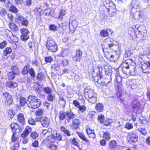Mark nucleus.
<instances>
[{
  "label": "nucleus",
  "instance_id": "obj_4",
  "mask_svg": "<svg viewBox=\"0 0 150 150\" xmlns=\"http://www.w3.org/2000/svg\"><path fill=\"white\" fill-rule=\"evenodd\" d=\"M75 115L71 112H65L60 111L59 112V119L62 121L65 119L69 122L71 121V120L74 118Z\"/></svg>",
  "mask_w": 150,
  "mask_h": 150
},
{
  "label": "nucleus",
  "instance_id": "obj_14",
  "mask_svg": "<svg viewBox=\"0 0 150 150\" xmlns=\"http://www.w3.org/2000/svg\"><path fill=\"white\" fill-rule=\"evenodd\" d=\"M98 73H97V75H98L99 78H98L97 82L101 86H103V78L102 75L103 69L102 68H98Z\"/></svg>",
  "mask_w": 150,
  "mask_h": 150
},
{
  "label": "nucleus",
  "instance_id": "obj_45",
  "mask_svg": "<svg viewBox=\"0 0 150 150\" xmlns=\"http://www.w3.org/2000/svg\"><path fill=\"white\" fill-rule=\"evenodd\" d=\"M44 91L47 94H50L52 93V90L51 88L49 87H47L43 88Z\"/></svg>",
  "mask_w": 150,
  "mask_h": 150
},
{
  "label": "nucleus",
  "instance_id": "obj_17",
  "mask_svg": "<svg viewBox=\"0 0 150 150\" xmlns=\"http://www.w3.org/2000/svg\"><path fill=\"white\" fill-rule=\"evenodd\" d=\"M39 121L44 127H47L49 124L50 120L47 117H42L40 119Z\"/></svg>",
  "mask_w": 150,
  "mask_h": 150
},
{
  "label": "nucleus",
  "instance_id": "obj_5",
  "mask_svg": "<svg viewBox=\"0 0 150 150\" xmlns=\"http://www.w3.org/2000/svg\"><path fill=\"white\" fill-rule=\"evenodd\" d=\"M132 60L130 59L126 60L121 65L123 67L122 71L126 75H130V69L133 67V66L130 64Z\"/></svg>",
  "mask_w": 150,
  "mask_h": 150
},
{
  "label": "nucleus",
  "instance_id": "obj_32",
  "mask_svg": "<svg viewBox=\"0 0 150 150\" xmlns=\"http://www.w3.org/2000/svg\"><path fill=\"white\" fill-rule=\"evenodd\" d=\"M12 49L9 47H6L3 51V54L5 56H6L8 54H10L12 52Z\"/></svg>",
  "mask_w": 150,
  "mask_h": 150
},
{
  "label": "nucleus",
  "instance_id": "obj_57",
  "mask_svg": "<svg viewBox=\"0 0 150 150\" xmlns=\"http://www.w3.org/2000/svg\"><path fill=\"white\" fill-rule=\"evenodd\" d=\"M125 127L127 129H130L133 128V125L130 123H127L125 125Z\"/></svg>",
  "mask_w": 150,
  "mask_h": 150
},
{
  "label": "nucleus",
  "instance_id": "obj_38",
  "mask_svg": "<svg viewBox=\"0 0 150 150\" xmlns=\"http://www.w3.org/2000/svg\"><path fill=\"white\" fill-rule=\"evenodd\" d=\"M66 11L62 9L60 12L58 18V19L61 21L63 18V16L65 15Z\"/></svg>",
  "mask_w": 150,
  "mask_h": 150
},
{
  "label": "nucleus",
  "instance_id": "obj_37",
  "mask_svg": "<svg viewBox=\"0 0 150 150\" xmlns=\"http://www.w3.org/2000/svg\"><path fill=\"white\" fill-rule=\"evenodd\" d=\"M17 118L19 122L23 123L24 122L25 118L23 114L20 113L18 114L17 116Z\"/></svg>",
  "mask_w": 150,
  "mask_h": 150
},
{
  "label": "nucleus",
  "instance_id": "obj_50",
  "mask_svg": "<svg viewBox=\"0 0 150 150\" xmlns=\"http://www.w3.org/2000/svg\"><path fill=\"white\" fill-rule=\"evenodd\" d=\"M7 14L6 11L2 8H0V15L2 16H4Z\"/></svg>",
  "mask_w": 150,
  "mask_h": 150
},
{
  "label": "nucleus",
  "instance_id": "obj_54",
  "mask_svg": "<svg viewBox=\"0 0 150 150\" xmlns=\"http://www.w3.org/2000/svg\"><path fill=\"white\" fill-rule=\"evenodd\" d=\"M130 74L132 76L135 75L136 71L135 70V67L133 66V67L130 69Z\"/></svg>",
  "mask_w": 150,
  "mask_h": 150
},
{
  "label": "nucleus",
  "instance_id": "obj_21",
  "mask_svg": "<svg viewBox=\"0 0 150 150\" xmlns=\"http://www.w3.org/2000/svg\"><path fill=\"white\" fill-rule=\"evenodd\" d=\"M111 74H105L104 76V83L105 84H104V85L106 86L107 85L106 84L107 83H109L111 81Z\"/></svg>",
  "mask_w": 150,
  "mask_h": 150
},
{
  "label": "nucleus",
  "instance_id": "obj_33",
  "mask_svg": "<svg viewBox=\"0 0 150 150\" xmlns=\"http://www.w3.org/2000/svg\"><path fill=\"white\" fill-rule=\"evenodd\" d=\"M45 75L42 72L39 73L37 74L36 79L38 81H41L43 80L45 78Z\"/></svg>",
  "mask_w": 150,
  "mask_h": 150
},
{
  "label": "nucleus",
  "instance_id": "obj_49",
  "mask_svg": "<svg viewBox=\"0 0 150 150\" xmlns=\"http://www.w3.org/2000/svg\"><path fill=\"white\" fill-rule=\"evenodd\" d=\"M54 95H53L51 93L48 94L47 96V100L50 101H52L54 99Z\"/></svg>",
  "mask_w": 150,
  "mask_h": 150
},
{
  "label": "nucleus",
  "instance_id": "obj_44",
  "mask_svg": "<svg viewBox=\"0 0 150 150\" xmlns=\"http://www.w3.org/2000/svg\"><path fill=\"white\" fill-rule=\"evenodd\" d=\"M7 74L8 79L11 80L13 79L15 77V76L16 75L11 71L8 73Z\"/></svg>",
  "mask_w": 150,
  "mask_h": 150
},
{
  "label": "nucleus",
  "instance_id": "obj_43",
  "mask_svg": "<svg viewBox=\"0 0 150 150\" xmlns=\"http://www.w3.org/2000/svg\"><path fill=\"white\" fill-rule=\"evenodd\" d=\"M132 54V53L130 50L126 49L124 57L125 58H128L130 57Z\"/></svg>",
  "mask_w": 150,
  "mask_h": 150
},
{
  "label": "nucleus",
  "instance_id": "obj_46",
  "mask_svg": "<svg viewBox=\"0 0 150 150\" xmlns=\"http://www.w3.org/2000/svg\"><path fill=\"white\" fill-rule=\"evenodd\" d=\"M31 137L33 139H36L38 137V134L36 132H32L30 134Z\"/></svg>",
  "mask_w": 150,
  "mask_h": 150
},
{
  "label": "nucleus",
  "instance_id": "obj_18",
  "mask_svg": "<svg viewBox=\"0 0 150 150\" xmlns=\"http://www.w3.org/2000/svg\"><path fill=\"white\" fill-rule=\"evenodd\" d=\"M74 118L72 119V126L73 127L74 129H77L79 128V126L81 124V121L78 119L75 118Z\"/></svg>",
  "mask_w": 150,
  "mask_h": 150
},
{
  "label": "nucleus",
  "instance_id": "obj_25",
  "mask_svg": "<svg viewBox=\"0 0 150 150\" xmlns=\"http://www.w3.org/2000/svg\"><path fill=\"white\" fill-rule=\"evenodd\" d=\"M6 85L8 87L13 88L17 86V84L14 81H8L6 83Z\"/></svg>",
  "mask_w": 150,
  "mask_h": 150
},
{
  "label": "nucleus",
  "instance_id": "obj_12",
  "mask_svg": "<svg viewBox=\"0 0 150 150\" xmlns=\"http://www.w3.org/2000/svg\"><path fill=\"white\" fill-rule=\"evenodd\" d=\"M16 99H17V101L18 100L20 105L22 107L25 106L27 103L26 99L19 94H16Z\"/></svg>",
  "mask_w": 150,
  "mask_h": 150
},
{
  "label": "nucleus",
  "instance_id": "obj_60",
  "mask_svg": "<svg viewBox=\"0 0 150 150\" xmlns=\"http://www.w3.org/2000/svg\"><path fill=\"white\" fill-rule=\"evenodd\" d=\"M21 23L22 25L27 26L28 25L29 22L28 21L26 18H25Z\"/></svg>",
  "mask_w": 150,
  "mask_h": 150
},
{
  "label": "nucleus",
  "instance_id": "obj_36",
  "mask_svg": "<svg viewBox=\"0 0 150 150\" xmlns=\"http://www.w3.org/2000/svg\"><path fill=\"white\" fill-rule=\"evenodd\" d=\"M104 67L105 74H111L112 70L111 69V67L107 65L105 66Z\"/></svg>",
  "mask_w": 150,
  "mask_h": 150
},
{
  "label": "nucleus",
  "instance_id": "obj_7",
  "mask_svg": "<svg viewBox=\"0 0 150 150\" xmlns=\"http://www.w3.org/2000/svg\"><path fill=\"white\" fill-rule=\"evenodd\" d=\"M46 47L48 50L53 52H55L57 50V45L52 40H49L47 41Z\"/></svg>",
  "mask_w": 150,
  "mask_h": 150
},
{
  "label": "nucleus",
  "instance_id": "obj_29",
  "mask_svg": "<svg viewBox=\"0 0 150 150\" xmlns=\"http://www.w3.org/2000/svg\"><path fill=\"white\" fill-rule=\"evenodd\" d=\"M25 18L22 16L17 15L16 17V23H20Z\"/></svg>",
  "mask_w": 150,
  "mask_h": 150
},
{
  "label": "nucleus",
  "instance_id": "obj_22",
  "mask_svg": "<svg viewBox=\"0 0 150 150\" xmlns=\"http://www.w3.org/2000/svg\"><path fill=\"white\" fill-rule=\"evenodd\" d=\"M51 68L52 71H57L60 70V66L57 62L55 63L51 64Z\"/></svg>",
  "mask_w": 150,
  "mask_h": 150
},
{
  "label": "nucleus",
  "instance_id": "obj_34",
  "mask_svg": "<svg viewBox=\"0 0 150 150\" xmlns=\"http://www.w3.org/2000/svg\"><path fill=\"white\" fill-rule=\"evenodd\" d=\"M62 72H59L58 73V74L59 76H61L62 74H69L70 73V71L68 69L65 68L62 69Z\"/></svg>",
  "mask_w": 150,
  "mask_h": 150
},
{
  "label": "nucleus",
  "instance_id": "obj_30",
  "mask_svg": "<svg viewBox=\"0 0 150 150\" xmlns=\"http://www.w3.org/2000/svg\"><path fill=\"white\" fill-rule=\"evenodd\" d=\"M30 65L28 64L26 65L23 68L22 70V73L24 75H26L29 72L30 68Z\"/></svg>",
  "mask_w": 150,
  "mask_h": 150
},
{
  "label": "nucleus",
  "instance_id": "obj_27",
  "mask_svg": "<svg viewBox=\"0 0 150 150\" xmlns=\"http://www.w3.org/2000/svg\"><path fill=\"white\" fill-rule=\"evenodd\" d=\"M51 142V144H50V146H48L51 149V150H56L57 148V145L54 144L55 143H57V141L55 142L53 140H50Z\"/></svg>",
  "mask_w": 150,
  "mask_h": 150
},
{
  "label": "nucleus",
  "instance_id": "obj_56",
  "mask_svg": "<svg viewBox=\"0 0 150 150\" xmlns=\"http://www.w3.org/2000/svg\"><path fill=\"white\" fill-rule=\"evenodd\" d=\"M19 146V144L17 142V143H16L13 146L11 147V150H17Z\"/></svg>",
  "mask_w": 150,
  "mask_h": 150
},
{
  "label": "nucleus",
  "instance_id": "obj_8",
  "mask_svg": "<svg viewBox=\"0 0 150 150\" xmlns=\"http://www.w3.org/2000/svg\"><path fill=\"white\" fill-rule=\"evenodd\" d=\"M104 56L109 60L111 62H114L119 57V55L117 53V52L115 51L114 54H111L108 52H104Z\"/></svg>",
  "mask_w": 150,
  "mask_h": 150
},
{
  "label": "nucleus",
  "instance_id": "obj_23",
  "mask_svg": "<svg viewBox=\"0 0 150 150\" xmlns=\"http://www.w3.org/2000/svg\"><path fill=\"white\" fill-rule=\"evenodd\" d=\"M79 137L82 139L83 141H85L86 143L87 144H90L89 141L86 138L84 134L80 132H78L77 133Z\"/></svg>",
  "mask_w": 150,
  "mask_h": 150
},
{
  "label": "nucleus",
  "instance_id": "obj_59",
  "mask_svg": "<svg viewBox=\"0 0 150 150\" xmlns=\"http://www.w3.org/2000/svg\"><path fill=\"white\" fill-rule=\"evenodd\" d=\"M7 42L4 40L1 43H0V48L1 49H2L5 47L7 45Z\"/></svg>",
  "mask_w": 150,
  "mask_h": 150
},
{
  "label": "nucleus",
  "instance_id": "obj_52",
  "mask_svg": "<svg viewBox=\"0 0 150 150\" xmlns=\"http://www.w3.org/2000/svg\"><path fill=\"white\" fill-rule=\"evenodd\" d=\"M10 27L11 30H13L15 31H16L18 30L17 26L13 23L10 24Z\"/></svg>",
  "mask_w": 150,
  "mask_h": 150
},
{
  "label": "nucleus",
  "instance_id": "obj_41",
  "mask_svg": "<svg viewBox=\"0 0 150 150\" xmlns=\"http://www.w3.org/2000/svg\"><path fill=\"white\" fill-rule=\"evenodd\" d=\"M28 73H29L30 76L32 79H34V78H35V72L33 68L30 67Z\"/></svg>",
  "mask_w": 150,
  "mask_h": 150
},
{
  "label": "nucleus",
  "instance_id": "obj_6",
  "mask_svg": "<svg viewBox=\"0 0 150 150\" xmlns=\"http://www.w3.org/2000/svg\"><path fill=\"white\" fill-rule=\"evenodd\" d=\"M115 76L116 78L114 85L115 87L117 88V90L119 92V94H120V92L122 90V85L121 82L122 78V77L119 75L118 71L117 70L116 71Z\"/></svg>",
  "mask_w": 150,
  "mask_h": 150
},
{
  "label": "nucleus",
  "instance_id": "obj_31",
  "mask_svg": "<svg viewBox=\"0 0 150 150\" xmlns=\"http://www.w3.org/2000/svg\"><path fill=\"white\" fill-rule=\"evenodd\" d=\"M61 130L62 131L66 136L70 137L71 134L69 131L65 127L62 126L61 128Z\"/></svg>",
  "mask_w": 150,
  "mask_h": 150
},
{
  "label": "nucleus",
  "instance_id": "obj_64",
  "mask_svg": "<svg viewBox=\"0 0 150 150\" xmlns=\"http://www.w3.org/2000/svg\"><path fill=\"white\" fill-rule=\"evenodd\" d=\"M72 142L74 145L77 146H78L79 145V143L76 140V139L75 138H74L72 140Z\"/></svg>",
  "mask_w": 150,
  "mask_h": 150
},
{
  "label": "nucleus",
  "instance_id": "obj_16",
  "mask_svg": "<svg viewBox=\"0 0 150 150\" xmlns=\"http://www.w3.org/2000/svg\"><path fill=\"white\" fill-rule=\"evenodd\" d=\"M82 53L81 50H76L75 55L73 57V59L76 62H79L82 57Z\"/></svg>",
  "mask_w": 150,
  "mask_h": 150
},
{
  "label": "nucleus",
  "instance_id": "obj_3",
  "mask_svg": "<svg viewBox=\"0 0 150 150\" xmlns=\"http://www.w3.org/2000/svg\"><path fill=\"white\" fill-rule=\"evenodd\" d=\"M84 93L86 96H88V100L89 102L94 103L96 102V94L94 93L93 90L91 89L88 88H86L84 89Z\"/></svg>",
  "mask_w": 150,
  "mask_h": 150
},
{
  "label": "nucleus",
  "instance_id": "obj_11",
  "mask_svg": "<svg viewBox=\"0 0 150 150\" xmlns=\"http://www.w3.org/2000/svg\"><path fill=\"white\" fill-rule=\"evenodd\" d=\"M143 72L146 73H150V62H141Z\"/></svg>",
  "mask_w": 150,
  "mask_h": 150
},
{
  "label": "nucleus",
  "instance_id": "obj_39",
  "mask_svg": "<svg viewBox=\"0 0 150 150\" xmlns=\"http://www.w3.org/2000/svg\"><path fill=\"white\" fill-rule=\"evenodd\" d=\"M129 84L130 85L131 88L132 89H134L137 87V82L135 80H133L129 82Z\"/></svg>",
  "mask_w": 150,
  "mask_h": 150
},
{
  "label": "nucleus",
  "instance_id": "obj_28",
  "mask_svg": "<svg viewBox=\"0 0 150 150\" xmlns=\"http://www.w3.org/2000/svg\"><path fill=\"white\" fill-rule=\"evenodd\" d=\"M11 72H13L16 75L19 73V69L18 66L16 65L12 66L11 68Z\"/></svg>",
  "mask_w": 150,
  "mask_h": 150
},
{
  "label": "nucleus",
  "instance_id": "obj_2",
  "mask_svg": "<svg viewBox=\"0 0 150 150\" xmlns=\"http://www.w3.org/2000/svg\"><path fill=\"white\" fill-rule=\"evenodd\" d=\"M27 101L28 102L27 103L28 106L30 108H37L41 104L40 100L37 97L34 96L30 95L28 96Z\"/></svg>",
  "mask_w": 150,
  "mask_h": 150
},
{
  "label": "nucleus",
  "instance_id": "obj_13",
  "mask_svg": "<svg viewBox=\"0 0 150 150\" xmlns=\"http://www.w3.org/2000/svg\"><path fill=\"white\" fill-rule=\"evenodd\" d=\"M129 142L131 143V142H136L138 140V136L137 133L134 132H130L129 134Z\"/></svg>",
  "mask_w": 150,
  "mask_h": 150
},
{
  "label": "nucleus",
  "instance_id": "obj_42",
  "mask_svg": "<svg viewBox=\"0 0 150 150\" xmlns=\"http://www.w3.org/2000/svg\"><path fill=\"white\" fill-rule=\"evenodd\" d=\"M109 146L110 148H115L117 147V142L115 140H112L109 142Z\"/></svg>",
  "mask_w": 150,
  "mask_h": 150
},
{
  "label": "nucleus",
  "instance_id": "obj_40",
  "mask_svg": "<svg viewBox=\"0 0 150 150\" xmlns=\"http://www.w3.org/2000/svg\"><path fill=\"white\" fill-rule=\"evenodd\" d=\"M112 31L110 29H108L106 30H104V37L112 35Z\"/></svg>",
  "mask_w": 150,
  "mask_h": 150
},
{
  "label": "nucleus",
  "instance_id": "obj_47",
  "mask_svg": "<svg viewBox=\"0 0 150 150\" xmlns=\"http://www.w3.org/2000/svg\"><path fill=\"white\" fill-rule=\"evenodd\" d=\"M68 53L69 52L67 50L64 49L62 50L60 54L62 56L64 57L67 55Z\"/></svg>",
  "mask_w": 150,
  "mask_h": 150
},
{
  "label": "nucleus",
  "instance_id": "obj_9",
  "mask_svg": "<svg viewBox=\"0 0 150 150\" xmlns=\"http://www.w3.org/2000/svg\"><path fill=\"white\" fill-rule=\"evenodd\" d=\"M20 31L21 34V40L25 41L29 38V35L30 32L27 29L23 28Z\"/></svg>",
  "mask_w": 150,
  "mask_h": 150
},
{
  "label": "nucleus",
  "instance_id": "obj_10",
  "mask_svg": "<svg viewBox=\"0 0 150 150\" xmlns=\"http://www.w3.org/2000/svg\"><path fill=\"white\" fill-rule=\"evenodd\" d=\"M11 129L13 134H16L21 132L22 131V128L16 123H12L11 125Z\"/></svg>",
  "mask_w": 150,
  "mask_h": 150
},
{
  "label": "nucleus",
  "instance_id": "obj_53",
  "mask_svg": "<svg viewBox=\"0 0 150 150\" xmlns=\"http://www.w3.org/2000/svg\"><path fill=\"white\" fill-rule=\"evenodd\" d=\"M110 138V135L108 132H104V139L108 141Z\"/></svg>",
  "mask_w": 150,
  "mask_h": 150
},
{
  "label": "nucleus",
  "instance_id": "obj_24",
  "mask_svg": "<svg viewBox=\"0 0 150 150\" xmlns=\"http://www.w3.org/2000/svg\"><path fill=\"white\" fill-rule=\"evenodd\" d=\"M139 103L137 100H134L133 102L132 107L133 109L135 110L138 111L139 110Z\"/></svg>",
  "mask_w": 150,
  "mask_h": 150
},
{
  "label": "nucleus",
  "instance_id": "obj_58",
  "mask_svg": "<svg viewBox=\"0 0 150 150\" xmlns=\"http://www.w3.org/2000/svg\"><path fill=\"white\" fill-rule=\"evenodd\" d=\"M139 131L143 135H145L147 134L146 130L145 129L139 128L138 129Z\"/></svg>",
  "mask_w": 150,
  "mask_h": 150
},
{
  "label": "nucleus",
  "instance_id": "obj_55",
  "mask_svg": "<svg viewBox=\"0 0 150 150\" xmlns=\"http://www.w3.org/2000/svg\"><path fill=\"white\" fill-rule=\"evenodd\" d=\"M79 110L81 112H84L85 111L86 108L84 105H80L78 108Z\"/></svg>",
  "mask_w": 150,
  "mask_h": 150
},
{
  "label": "nucleus",
  "instance_id": "obj_19",
  "mask_svg": "<svg viewBox=\"0 0 150 150\" xmlns=\"http://www.w3.org/2000/svg\"><path fill=\"white\" fill-rule=\"evenodd\" d=\"M32 131L31 128L29 126H27L24 131L22 134L21 136L23 138H25L28 135L29 133Z\"/></svg>",
  "mask_w": 150,
  "mask_h": 150
},
{
  "label": "nucleus",
  "instance_id": "obj_1",
  "mask_svg": "<svg viewBox=\"0 0 150 150\" xmlns=\"http://www.w3.org/2000/svg\"><path fill=\"white\" fill-rule=\"evenodd\" d=\"M104 17L108 16L111 15L113 13L116 11V8L114 3L110 0H104Z\"/></svg>",
  "mask_w": 150,
  "mask_h": 150
},
{
  "label": "nucleus",
  "instance_id": "obj_26",
  "mask_svg": "<svg viewBox=\"0 0 150 150\" xmlns=\"http://www.w3.org/2000/svg\"><path fill=\"white\" fill-rule=\"evenodd\" d=\"M4 103L5 105H12V104H13V100L12 96L6 99V100L4 101Z\"/></svg>",
  "mask_w": 150,
  "mask_h": 150
},
{
  "label": "nucleus",
  "instance_id": "obj_51",
  "mask_svg": "<svg viewBox=\"0 0 150 150\" xmlns=\"http://www.w3.org/2000/svg\"><path fill=\"white\" fill-rule=\"evenodd\" d=\"M45 61L47 63H50L53 61V59L51 56L45 57Z\"/></svg>",
  "mask_w": 150,
  "mask_h": 150
},
{
  "label": "nucleus",
  "instance_id": "obj_61",
  "mask_svg": "<svg viewBox=\"0 0 150 150\" xmlns=\"http://www.w3.org/2000/svg\"><path fill=\"white\" fill-rule=\"evenodd\" d=\"M98 120L100 123H103V115L102 114L99 115L98 116Z\"/></svg>",
  "mask_w": 150,
  "mask_h": 150
},
{
  "label": "nucleus",
  "instance_id": "obj_35",
  "mask_svg": "<svg viewBox=\"0 0 150 150\" xmlns=\"http://www.w3.org/2000/svg\"><path fill=\"white\" fill-rule=\"evenodd\" d=\"M96 109L97 112H100L103 110V105L102 103H98L96 104Z\"/></svg>",
  "mask_w": 150,
  "mask_h": 150
},
{
  "label": "nucleus",
  "instance_id": "obj_20",
  "mask_svg": "<svg viewBox=\"0 0 150 150\" xmlns=\"http://www.w3.org/2000/svg\"><path fill=\"white\" fill-rule=\"evenodd\" d=\"M62 136L60 134L56 132L55 134H52L51 135L50 140H56L60 141L62 140Z\"/></svg>",
  "mask_w": 150,
  "mask_h": 150
},
{
  "label": "nucleus",
  "instance_id": "obj_62",
  "mask_svg": "<svg viewBox=\"0 0 150 150\" xmlns=\"http://www.w3.org/2000/svg\"><path fill=\"white\" fill-rule=\"evenodd\" d=\"M69 63L68 60L67 59H65L62 60L61 64L64 66H66L68 65Z\"/></svg>",
  "mask_w": 150,
  "mask_h": 150
},
{
  "label": "nucleus",
  "instance_id": "obj_63",
  "mask_svg": "<svg viewBox=\"0 0 150 150\" xmlns=\"http://www.w3.org/2000/svg\"><path fill=\"white\" fill-rule=\"evenodd\" d=\"M28 122L29 124L32 125L35 124V121L32 118H29L28 120Z\"/></svg>",
  "mask_w": 150,
  "mask_h": 150
},
{
  "label": "nucleus",
  "instance_id": "obj_48",
  "mask_svg": "<svg viewBox=\"0 0 150 150\" xmlns=\"http://www.w3.org/2000/svg\"><path fill=\"white\" fill-rule=\"evenodd\" d=\"M9 10L15 13H17L18 12V10L17 8L13 5H11L10 7Z\"/></svg>",
  "mask_w": 150,
  "mask_h": 150
},
{
  "label": "nucleus",
  "instance_id": "obj_15",
  "mask_svg": "<svg viewBox=\"0 0 150 150\" xmlns=\"http://www.w3.org/2000/svg\"><path fill=\"white\" fill-rule=\"evenodd\" d=\"M113 40V39L110 38H108L106 39H104V43H105L104 45L107 47L108 46L109 48H110L113 46H115L114 44L111 43Z\"/></svg>",
  "mask_w": 150,
  "mask_h": 150
}]
</instances>
